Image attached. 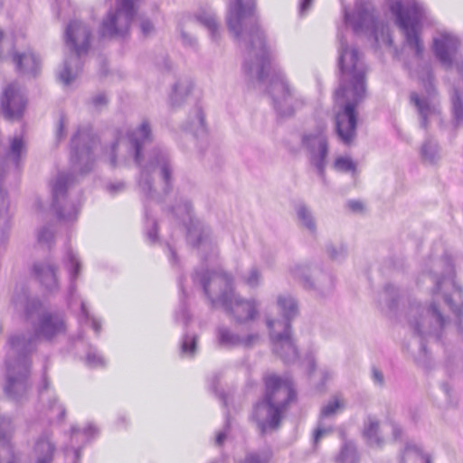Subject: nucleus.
<instances>
[{
    "label": "nucleus",
    "mask_w": 463,
    "mask_h": 463,
    "mask_svg": "<svg viewBox=\"0 0 463 463\" xmlns=\"http://www.w3.org/2000/svg\"><path fill=\"white\" fill-rule=\"evenodd\" d=\"M255 2L231 0L226 14L227 26L243 51L244 74L250 80L263 82L269 79V92L276 112L280 117H290L304 105V100L289 86L280 68L271 63L264 33L258 24Z\"/></svg>",
    "instance_id": "nucleus-1"
},
{
    "label": "nucleus",
    "mask_w": 463,
    "mask_h": 463,
    "mask_svg": "<svg viewBox=\"0 0 463 463\" xmlns=\"http://www.w3.org/2000/svg\"><path fill=\"white\" fill-rule=\"evenodd\" d=\"M153 140L151 124L143 119L137 126L128 129L125 137L117 138L105 154L112 167L118 160L127 163L134 160L140 169L138 187L145 197L146 235L151 243L157 241V222L151 216L148 207L152 203L165 201L173 188L174 167L168 150L156 146L146 154V146Z\"/></svg>",
    "instance_id": "nucleus-2"
},
{
    "label": "nucleus",
    "mask_w": 463,
    "mask_h": 463,
    "mask_svg": "<svg viewBox=\"0 0 463 463\" xmlns=\"http://www.w3.org/2000/svg\"><path fill=\"white\" fill-rule=\"evenodd\" d=\"M455 269L449 256L430 259L424 264L418 284L430 279L432 300L427 305L411 303L406 317L410 328L419 337V345L426 353L423 340L433 336L439 339L449 326V320L441 313L437 299L441 297L458 318V330L463 337V289L455 280Z\"/></svg>",
    "instance_id": "nucleus-3"
},
{
    "label": "nucleus",
    "mask_w": 463,
    "mask_h": 463,
    "mask_svg": "<svg viewBox=\"0 0 463 463\" xmlns=\"http://www.w3.org/2000/svg\"><path fill=\"white\" fill-rule=\"evenodd\" d=\"M339 41L338 67L339 87L335 92V101L339 108L335 115V127L339 138L350 144L356 136V107L366 95V66L361 53L349 47L343 33L337 34Z\"/></svg>",
    "instance_id": "nucleus-4"
},
{
    "label": "nucleus",
    "mask_w": 463,
    "mask_h": 463,
    "mask_svg": "<svg viewBox=\"0 0 463 463\" xmlns=\"http://www.w3.org/2000/svg\"><path fill=\"white\" fill-rule=\"evenodd\" d=\"M66 330L64 318L58 313L46 312L39 317L34 326L35 335H14L8 340L6 352L5 376L6 395L15 401L24 397L28 389V376L31 360L29 354L34 350L39 338L52 340Z\"/></svg>",
    "instance_id": "nucleus-5"
},
{
    "label": "nucleus",
    "mask_w": 463,
    "mask_h": 463,
    "mask_svg": "<svg viewBox=\"0 0 463 463\" xmlns=\"http://www.w3.org/2000/svg\"><path fill=\"white\" fill-rule=\"evenodd\" d=\"M194 284L202 287L213 308L222 307L238 324L254 320L259 315L257 299L244 298L232 287V276L222 269H196L192 275Z\"/></svg>",
    "instance_id": "nucleus-6"
},
{
    "label": "nucleus",
    "mask_w": 463,
    "mask_h": 463,
    "mask_svg": "<svg viewBox=\"0 0 463 463\" xmlns=\"http://www.w3.org/2000/svg\"><path fill=\"white\" fill-rule=\"evenodd\" d=\"M264 399L255 405L252 414L261 433L277 430L282 414L296 399L293 382L288 376L269 374L264 378Z\"/></svg>",
    "instance_id": "nucleus-7"
},
{
    "label": "nucleus",
    "mask_w": 463,
    "mask_h": 463,
    "mask_svg": "<svg viewBox=\"0 0 463 463\" xmlns=\"http://www.w3.org/2000/svg\"><path fill=\"white\" fill-rule=\"evenodd\" d=\"M170 213L186 226V241L197 248L203 262H213L218 256L211 229L203 221L193 216L191 200L177 192L175 203L169 208Z\"/></svg>",
    "instance_id": "nucleus-8"
},
{
    "label": "nucleus",
    "mask_w": 463,
    "mask_h": 463,
    "mask_svg": "<svg viewBox=\"0 0 463 463\" xmlns=\"http://www.w3.org/2000/svg\"><path fill=\"white\" fill-rule=\"evenodd\" d=\"M390 11L403 33L406 46L420 58L424 51L420 31L424 24L433 22L430 11L419 0L394 1L390 5Z\"/></svg>",
    "instance_id": "nucleus-9"
},
{
    "label": "nucleus",
    "mask_w": 463,
    "mask_h": 463,
    "mask_svg": "<svg viewBox=\"0 0 463 463\" xmlns=\"http://www.w3.org/2000/svg\"><path fill=\"white\" fill-rule=\"evenodd\" d=\"M277 305L282 319L267 317L273 352L285 363H294L298 358V350L291 338V321L298 313V302L289 294H281L277 298Z\"/></svg>",
    "instance_id": "nucleus-10"
},
{
    "label": "nucleus",
    "mask_w": 463,
    "mask_h": 463,
    "mask_svg": "<svg viewBox=\"0 0 463 463\" xmlns=\"http://www.w3.org/2000/svg\"><path fill=\"white\" fill-rule=\"evenodd\" d=\"M65 43L72 53L64 60L58 73L59 80L65 86L76 79L80 71V56L87 53L91 36L90 29L80 21H71L65 29Z\"/></svg>",
    "instance_id": "nucleus-11"
},
{
    "label": "nucleus",
    "mask_w": 463,
    "mask_h": 463,
    "mask_svg": "<svg viewBox=\"0 0 463 463\" xmlns=\"http://www.w3.org/2000/svg\"><path fill=\"white\" fill-rule=\"evenodd\" d=\"M77 177L70 172H59L50 181L52 194V206L57 218L64 222H72L77 220L80 201L79 196H73V187Z\"/></svg>",
    "instance_id": "nucleus-12"
},
{
    "label": "nucleus",
    "mask_w": 463,
    "mask_h": 463,
    "mask_svg": "<svg viewBox=\"0 0 463 463\" xmlns=\"http://www.w3.org/2000/svg\"><path fill=\"white\" fill-rule=\"evenodd\" d=\"M344 23L350 25L355 34L370 32L376 43L380 42L378 36L379 24L374 15V7L371 0H355L354 8L350 13L346 6H343ZM383 35V41L388 45H392V40L387 33L384 35L385 28L380 26Z\"/></svg>",
    "instance_id": "nucleus-13"
},
{
    "label": "nucleus",
    "mask_w": 463,
    "mask_h": 463,
    "mask_svg": "<svg viewBox=\"0 0 463 463\" xmlns=\"http://www.w3.org/2000/svg\"><path fill=\"white\" fill-rule=\"evenodd\" d=\"M136 14L133 0H117L115 7L109 9L99 30L101 37L125 38Z\"/></svg>",
    "instance_id": "nucleus-14"
},
{
    "label": "nucleus",
    "mask_w": 463,
    "mask_h": 463,
    "mask_svg": "<svg viewBox=\"0 0 463 463\" xmlns=\"http://www.w3.org/2000/svg\"><path fill=\"white\" fill-rule=\"evenodd\" d=\"M288 273L304 288L315 291L321 296L329 293L334 288V279L328 273L308 263H295L288 268Z\"/></svg>",
    "instance_id": "nucleus-15"
},
{
    "label": "nucleus",
    "mask_w": 463,
    "mask_h": 463,
    "mask_svg": "<svg viewBox=\"0 0 463 463\" xmlns=\"http://www.w3.org/2000/svg\"><path fill=\"white\" fill-rule=\"evenodd\" d=\"M428 80H430V71H428ZM410 102L415 107L420 127L424 130L429 129L431 122L442 121L439 100L430 80L428 82L425 94L411 93Z\"/></svg>",
    "instance_id": "nucleus-16"
},
{
    "label": "nucleus",
    "mask_w": 463,
    "mask_h": 463,
    "mask_svg": "<svg viewBox=\"0 0 463 463\" xmlns=\"http://www.w3.org/2000/svg\"><path fill=\"white\" fill-rule=\"evenodd\" d=\"M96 144V137L89 127L79 128L71 137V162L82 174L90 172L92 168L94 163L92 150Z\"/></svg>",
    "instance_id": "nucleus-17"
},
{
    "label": "nucleus",
    "mask_w": 463,
    "mask_h": 463,
    "mask_svg": "<svg viewBox=\"0 0 463 463\" xmlns=\"http://www.w3.org/2000/svg\"><path fill=\"white\" fill-rule=\"evenodd\" d=\"M301 144L307 152L310 165L316 169L322 182L326 184V166L328 155V144L326 135L322 130L306 133L302 137Z\"/></svg>",
    "instance_id": "nucleus-18"
},
{
    "label": "nucleus",
    "mask_w": 463,
    "mask_h": 463,
    "mask_svg": "<svg viewBox=\"0 0 463 463\" xmlns=\"http://www.w3.org/2000/svg\"><path fill=\"white\" fill-rule=\"evenodd\" d=\"M27 106V98L23 88L16 82L8 84L1 97V110L8 121H19L23 118Z\"/></svg>",
    "instance_id": "nucleus-19"
},
{
    "label": "nucleus",
    "mask_w": 463,
    "mask_h": 463,
    "mask_svg": "<svg viewBox=\"0 0 463 463\" xmlns=\"http://www.w3.org/2000/svg\"><path fill=\"white\" fill-rule=\"evenodd\" d=\"M214 335L217 346L224 349H232L239 346L251 348L260 341V335L257 332L242 335L223 324L215 327Z\"/></svg>",
    "instance_id": "nucleus-20"
},
{
    "label": "nucleus",
    "mask_w": 463,
    "mask_h": 463,
    "mask_svg": "<svg viewBox=\"0 0 463 463\" xmlns=\"http://www.w3.org/2000/svg\"><path fill=\"white\" fill-rule=\"evenodd\" d=\"M459 46V38L451 32L441 31L433 38V52L445 68H451Z\"/></svg>",
    "instance_id": "nucleus-21"
},
{
    "label": "nucleus",
    "mask_w": 463,
    "mask_h": 463,
    "mask_svg": "<svg viewBox=\"0 0 463 463\" xmlns=\"http://www.w3.org/2000/svg\"><path fill=\"white\" fill-rule=\"evenodd\" d=\"M11 60L15 71L20 75L36 77L41 70V59L31 49L25 51L13 50Z\"/></svg>",
    "instance_id": "nucleus-22"
},
{
    "label": "nucleus",
    "mask_w": 463,
    "mask_h": 463,
    "mask_svg": "<svg viewBox=\"0 0 463 463\" xmlns=\"http://www.w3.org/2000/svg\"><path fill=\"white\" fill-rule=\"evenodd\" d=\"M14 430V426L11 418L0 416V463H17V458L11 444Z\"/></svg>",
    "instance_id": "nucleus-23"
},
{
    "label": "nucleus",
    "mask_w": 463,
    "mask_h": 463,
    "mask_svg": "<svg viewBox=\"0 0 463 463\" xmlns=\"http://www.w3.org/2000/svg\"><path fill=\"white\" fill-rule=\"evenodd\" d=\"M12 303L14 309L17 312H23L26 318L37 314L42 306L38 299L29 297L27 287L24 284L16 285Z\"/></svg>",
    "instance_id": "nucleus-24"
},
{
    "label": "nucleus",
    "mask_w": 463,
    "mask_h": 463,
    "mask_svg": "<svg viewBox=\"0 0 463 463\" xmlns=\"http://www.w3.org/2000/svg\"><path fill=\"white\" fill-rule=\"evenodd\" d=\"M63 264L67 269L70 280L68 303L70 307H72V299L76 292V279L81 269V261L78 253L71 246L66 247Z\"/></svg>",
    "instance_id": "nucleus-25"
},
{
    "label": "nucleus",
    "mask_w": 463,
    "mask_h": 463,
    "mask_svg": "<svg viewBox=\"0 0 463 463\" xmlns=\"http://www.w3.org/2000/svg\"><path fill=\"white\" fill-rule=\"evenodd\" d=\"M56 447L52 439V433L48 430L43 432L34 445L36 463H52Z\"/></svg>",
    "instance_id": "nucleus-26"
},
{
    "label": "nucleus",
    "mask_w": 463,
    "mask_h": 463,
    "mask_svg": "<svg viewBox=\"0 0 463 463\" xmlns=\"http://www.w3.org/2000/svg\"><path fill=\"white\" fill-rule=\"evenodd\" d=\"M194 19L204 26L213 41L217 42L220 39V23L215 13L209 6H202L194 14Z\"/></svg>",
    "instance_id": "nucleus-27"
},
{
    "label": "nucleus",
    "mask_w": 463,
    "mask_h": 463,
    "mask_svg": "<svg viewBox=\"0 0 463 463\" xmlns=\"http://www.w3.org/2000/svg\"><path fill=\"white\" fill-rule=\"evenodd\" d=\"M362 436L371 448H382L384 444V439L380 431V422L373 416L370 415L364 420Z\"/></svg>",
    "instance_id": "nucleus-28"
},
{
    "label": "nucleus",
    "mask_w": 463,
    "mask_h": 463,
    "mask_svg": "<svg viewBox=\"0 0 463 463\" xmlns=\"http://www.w3.org/2000/svg\"><path fill=\"white\" fill-rule=\"evenodd\" d=\"M33 273L46 290L52 292L58 288L56 271L53 266L45 262H37L33 268Z\"/></svg>",
    "instance_id": "nucleus-29"
},
{
    "label": "nucleus",
    "mask_w": 463,
    "mask_h": 463,
    "mask_svg": "<svg viewBox=\"0 0 463 463\" xmlns=\"http://www.w3.org/2000/svg\"><path fill=\"white\" fill-rule=\"evenodd\" d=\"M26 155V145L22 136H15L10 140L9 148L5 154V162L11 163L19 168Z\"/></svg>",
    "instance_id": "nucleus-30"
},
{
    "label": "nucleus",
    "mask_w": 463,
    "mask_h": 463,
    "mask_svg": "<svg viewBox=\"0 0 463 463\" xmlns=\"http://www.w3.org/2000/svg\"><path fill=\"white\" fill-rule=\"evenodd\" d=\"M399 463H431V459L430 455L423 453L419 445L407 442L400 453Z\"/></svg>",
    "instance_id": "nucleus-31"
},
{
    "label": "nucleus",
    "mask_w": 463,
    "mask_h": 463,
    "mask_svg": "<svg viewBox=\"0 0 463 463\" xmlns=\"http://www.w3.org/2000/svg\"><path fill=\"white\" fill-rule=\"evenodd\" d=\"M342 444L338 454L335 456V463H359L360 456L355 443L346 439L345 433L341 434Z\"/></svg>",
    "instance_id": "nucleus-32"
},
{
    "label": "nucleus",
    "mask_w": 463,
    "mask_h": 463,
    "mask_svg": "<svg viewBox=\"0 0 463 463\" xmlns=\"http://www.w3.org/2000/svg\"><path fill=\"white\" fill-rule=\"evenodd\" d=\"M97 432L96 428L90 424L84 430H80L77 427H71V444L65 448V452H67L70 449L73 450L75 457V463L80 460V447H75V441L79 439H84V442L89 441L90 438Z\"/></svg>",
    "instance_id": "nucleus-33"
},
{
    "label": "nucleus",
    "mask_w": 463,
    "mask_h": 463,
    "mask_svg": "<svg viewBox=\"0 0 463 463\" xmlns=\"http://www.w3.org/2000/svg\"><path fill=\"white\" fill-rule=\"evenodd\" d=\"M422 161L428 165H435L440 159V148L437 141L427 138L420 146Z\"/></svg>",
    "instance_id": "nucleus-34"
},
{
    "label": "nucleus",
    "mask_w": 463,
    "mask_h": 463,
    "mask_svg": "<svg viewBox=\"0 0 463 463\" xmlns=\"http://www.w3.org/2000/svg\"><path fill=\"white\" fill-rule=\"evenodd\" d=\"M296 213L299 224L305 227L310 233L317 232V223L312 211L304 203L296 206Z\"/></svg>",
    "instance_id": "nucleus-35"
},
{
    "label": "nucleus",
    "mask_w": 463,
    "mask_h": 463,
    "mask_svg": "<svg viewBox=\"0 0 463 463\" xmlns=\"http://www.w3.org/2000/svg\"><path fill=\"white\" fill-rule=\"evenodd\" d=\"M398 298L399 289L392 284H386L379 294V304L392 310L396 307Z\"/></svg>",
    "instance_id": "nucleus-36"
},
{
    "label": "nucleus",
    "mask_w": 463,
    "mask_h": 463,
    "mask_svg": "<svg viewBox=\"0 0 463 463\" xmlns=\"http://www.w3.org/2000/svg\"><path fill=\"white\" fill-rule=\"evenodd\" d=\"M451 110L453 126L455 128L463 126V99L456 89L451 94Z\"/></svg>",
    "instance_id": "nucleus-37"
},
{
    "label": "nucleus",
    "mask_w": 463,
    "mask_h": 463,
    "mask_svg": "<svg viewBox=\"0 0 463 463\" xmlns=\"http://www.w3.org/2000/svg\"><path fill=\"white\" fill-rule=\"evenodd\" d=\"M186 131L193 133L194 136L203 134L205 131L204 128V118L203 110L200 108H195L194 110L193 119H190L184 127Z\"/></svg>",
    "instance_id": "nucleus-38"
},
{
    "label": "nucleus",
    "mask_w": 463,
    "mask_h": 463,
    "mask_svg": "<svg viewBox=\"0 0 463 463\" xmlns=\"http://www.w3.org/2000/svg\"><path fill=\"white\" fill-rule=\"evenodd\" d=\"M198 335L194 333H185L181 340V354L184 356L193 357L197 350Z\"/></svg>",
    "instance_id": "nucleus-39"
},
{
    "label": "nucleus",
    "mask_w": 463,
    "mask_h": 463,
    "mask_svg": "<svg viewBox=\"0 0 463 463\" xmlns=\"http://www.w3.org/2000/svg\"><path fill=\"white\" fill-rule=\"evenodd\" d=\"M80 313L78 317L79 323L80 325L90 323L92 329L99 335L101 330V324L96 317L90 314L89 308L84 301H80Z\"/></svg>",
    "instance_id": "nucleus-40"
},
{
    "label": "nucleus",
    "mask_w": 463,
    "mask_h": 463,
    "mask_svg": "<svg viewBox=\"0 0 463 463\" xmlns=\"http://www.w3.org/2000/svg\"><path fill=\"white\" fill-rule=\"evenodd\" d=\"M345 402L339 397H334L321 408L320 418H331L336 415L340 410L345 408Z\"/></svg>",
    "instance_id": "nucleus-41"
},
{
    "label": "nucleus",
    "mask_w": 463,
    "mask_h": 463,
    "mask_svg": "<svg viewBox=\"0 0 463 463\" xmlns=\"http://www.w3.org/2000/svg\"><path fill=\"white\" fill-rule=\"evenodd\" d=\"M242 281L251 288H258L262 282V272L257 265L251 266L243 275Z\"/></svg>",
    "instance_id": "nucleus-42"
},
{
    "label": "nucleus",
    "mask_w": 463,
    "mask_h": 463,
    "mask_svg": "<svg viewBox=\"0 0 463 463\" xmlns=\"http://www.w3.org/2000/svg\"><path fill=\"white\" fill-rule=\"evenodd\" d=\"M45 413L50 421H60L64 418L66 411L61 404L56 402L55 399H53L49 401Z\"/></svg>",
    "instance_id": "nucleus-43"
},
{
    "label": "nucleus",
    "mask_w": 463,
    "mask_h": 463,
    "mask_svg": "<svg viewBox=\"0 0 463 463\" xmlns=\"http://www.w3.org/2000/svg\"><path fill=\"white\" fill-rule=\"evenodd\" d=\"M85 362L88 366L93 368L102 367L106 364L104 357L93 346L89 347Z\"/></svg>",
    "instance_id": "nucleus-44"
},
{
    "label": "nucleus",
    "mask_w": 463,
    "mask_h": 463,
    "mask_svg": "<svg viewBox=\"0 0 463 463\" xmlns=\"http://www.w3.org/2000/svg\"><path fill=\"white\" fill-rule=\"evenodd\" d=\"M334 168L338 172L354 174L356 171V165L348 156H339L334 162Z\"/></svg>",
    "instance_id": "nucleus-45"
},
{
    "label": "nucleus",
    "mask_w": 463,
    "mask_h": 463,
    "mask_svg": "<svg viewBox=\"0 0 463 463\" xmlns=\"http://www.w3.org/2000/svg\"><path fill=\"white\" fill-rule=\"evenodd\" d=\"M272 454L270 451L250 452L247 454L243 463H269Z\"/></svg>",
    "instance_id": "nucleus-46"
},
{
    "label": "nucleus",
    "mask_w": 463,
    "mask_h": 463,
    "mask_svg": "<svg viewBox=\"0 0 463 463\" xmlns=\"http://www.w3.org/2000/svg\"><path fill=\"white\" fill-rule=\"evenodd\" d=\"M175 319L176 322H181L184 326H186L191 319V316L188 312L186 303L184 298L180 300L179 308L175 314Z\"/></svg>",
    "instance_id": "nucleus-47"
},
{
    "label": "nucleus",
    "mask_w": 463,
    "mask_h": 463,
    "mask_svg": "<svg viewBox=\"0 0 463 463\" xmlns=\"http://www.w3.org/2000/svg\"><path fill=\"white\" fill-rule=\"evenodd\" d=\"M326 251L332 260H341L346 256L347 249L343 244H339L337 246L328 245L326 247Z\"/></svg>",
    "instance_id": "nucleus-48"
},
{
    "label": "nucleus",
    "mask_w": 463,
    "mask_h": 463,
    "mask_svg": "<svg viewBox=\"0 0 463 463\" xmlns=\"http://www.w3.org/2000/svg\"><path fill=\"white\" fill-rule=\"evenodd\" d=\"M190 84H187L186 86H183L182 83H176L173 88V93L171 95V101L173 105H177L179 103V96H182L184 93L185 95L188 94L190 91Z\"/></svg>",
    "instance_id": "nucleus-49"
},
{
    "label": "nucleus",
    "mask_w": 463,
    "mask_h": 463,
    "mask_svg": "<svg viewBox=\"0 0 463 463\" xmlns=\"http://www.w3.org/2000/svg\"><path fill=\"white\" fill-rule=\"evenodd\" d=\"M5 173V166H0V214L6 213L8 209V201L6 194L2 188V181Z\"/></svg>",
    "instance_id": "nucleus-50"
},
{
    "label": "nucleus",
    "mask_w": 463,
    "mask_h": 463,
    "mask_svg": "<svg viewBox=\"0 0 463 463\" xmlns=\"http://www.w3.org/2000/svg\"><path fill=\"white\" fill-rule=\"evenodd\" d=\"M126 189V184L123 181L109 182L106 184V191L110 195H117Z\"/></svg>",
    "instance_id": "nucleus-51"
},
{
    "label": "nucleus",
    "mask_w": 463,
    "mask_h": 463,
    "mask_svg": "<svg viewBox=\"0 0 463 463\" xmlns=\"http://www.w3.org/2000/svg\"><path fill=\"white\" fill-rule=\"evenodd\" d=\"M229 431H230V420H229L228 416H226L225 424H224L222 430H219L216 433V437H215V440H214L215 445L222 446L224 443Z\"/></svg>",
    "instance_id": "nucleus-52"
},
{
    "label": "nucleus",
    "mask_w": 463,
    "mask_h": 463,
    "mask_svg": "<svg viewBox=\"0 0 463 463\" xmlns=\"http://www.w3.org/2000/svg\"><path fill=\"white\" fill-rule=\"evenodd\" d=\"M37 238L41 243H49L53 238V232L50 227L44 226L38 232Z\"/></svg>",
    "instance_id": "nucleus-53"
},
{
    "label": "nucleus",
    "mask_w": 463,
    "mask_h": 463,
    "mask_svg": "<svg viewBox=\"0 0 463 463\" xmlns=\"http://www.w3.org/2000/svg\"><path fill=\"white\" fill-rule=\"evenodd\" d=\"M332 431H333L332 427H323V426L319 425L314 432V437H313L314 444L317 445L323 437L330 434Z\"/></svg>",
    "instance_id": "nucleus-54"
},
{
    "label": "nucleus",
    "mask_w": 463,
    "mask_h": 463,
    "mask_svg": "<svg viewBox=\"0 0 463 463\" xmlns=\"http://www.w3.org/2000/svg\"><path fill=\"white\" fill-rule=\"evenodd\" d=\"M154 25L148 19H143L140 22V30L145 37L151 35L154 32Z\"/></svg>",
    "instance_id": "nucleus-55"
},
{
    "label": "nucleus",
    "mask_w": 463,
    "mask_h": 463,
    "mask_svg": "<svg viewBox=\"0 0 463 463\" xmlns=\"http://www.w3.org/2000/svg\"><path fill=\"white\" fill-rule=\"evenodd\" d=\"M372 379H373V383L379 386H383L384 383L383 374L376 367L372 368Z\"/></svg>",
    "instance_id": "nucleus-56"
},
{
    "label": "nucleus",
    "mask_w": 463,
    "mask_h": 463,
    "mask_svg": "<svg viewBox=\"0 0 463 463\" xmlns=\"http://www.w3.org/2000/svg\"><path fill=\"white\" fill-rule=\"evenodd\" d=\"M107 101L108 99L104 93H99L98 95L94 96L91 100L93 106L97 109H100L101 107L105 106Z\"/></svg>",
    "instance_id": "nucleus-57"
},
{
    "label": "nucleus",
    "mask_w": 463,
    "mask_h": 463,
    "mask_svg": "<svg viewBox=\"0 0 463 463\" xmlns=\"http://www.w3.org/2000/svg\"><path fill=\"white\" fill-rule=\"evenodd\" d=\"M181 36H182L184 44L188 45L193 48H195L197 46V40L193 35L182 31Z\"/></svg>",
    "instance_id": "nucleus-58"
},
{
    "label": "nucleus",
    "mask_w": 463,
    "mask_h": 463,
    "mask_svg": "<svg viewBox=\"0 0 463 463\" xmlns=\"http://www.w3.org/2000/svg\"><path fill=\"white\" fill-rule=\"evenodd\" d=\"M65 127H66V120H65L64 117H61L59 123H58L57 130H56V138L58 140H61V138L64 137Z\"/></svg>",
    "instance_id": "nucleus-59"
},
{
    "label": "nucleus",
    "mask_w": 463,
    "mask_h": 463,
    "mask_svg": "<svg viewBox=\"0 0 463 463\" xmlns=\"http://www.w3.org/2000/svg\"><path fill=\"white\" fill-rule=\"evenodd\" d=\"M320 375H321V384L324 385L327 381L333 378L334 372L329 368H322L320 370Z\"/></svg>",
    "instance_id": "nucleus-60"
},
{
    "label": "nucleus",
    "mask_w": 463,
    "mask_h": 463,
    "mask_svg": "<svg viewBox=\"0 0 463 463\" xmlns=\"http://www.w3.org/2000/svg\"><path fill=\"white\" fill-rule=\"evenodd\" d=\"M166 254L168 256L169 261L172 265L178 264V259L176 256V253L173 247H171L169 244L166 245Z\"/></svg>",
    "instance_id": "nucleus-61"
},
{
    "label": "nucleus",
    "mask_w": 463,
    "mask_h": 463,
    "mask_svg": "<svg viewBox=\"0 0 463 463\" xmlns=\"http://www.w3.org/2000/svg\"><path fill=\"white\" fill-rule=\"evenodd\" d=\"M390 426L392 428L393 439L398 440V439H402V428L394 422H391Z\"/></svg>",
    "instance_id": "nucleus-62"
},
{
    "label": "nucleus",
    "mask_w": 463,
    "mask_h": 463,
    "mask_svg": "<svg viewBox=\"0 0 463 463\" xmlns=\"http://www.w3.org/2000/svg\"><path fill=\"white\" fill-rule=\"evenodd\" d=\"M306 362L307 367V373L309 376H311L316 368V362L314 356L312 354L307 355Z\"/></svg>",
    "instance_id": "nucleus-63"
},
{
    "label": "nucleus",
    "mask_w": 463,
    "mask_h": 463,
    "mask_svg": "<svg viewBox=\"0 0 463 463\" xmlns=\"http://www.w3.org/2000/svg\"><path fill=\"white\" fill-rule=\"evenodd\" d=\"M349 209L353 212H360L363 210V203L359 201L352 200L347 203Z\"/></svg>",
    "instance_id": "nucleus-64"
}]
</instances>
